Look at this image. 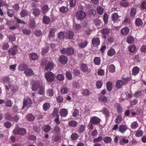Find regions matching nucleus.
Segmentation results:
<instances>
[{"instance_id":"obj_12","label":"nucleus","mask_w":146,"mask_h":146,"mask_svg":"<svg viewBox=\"0 0 146 146\" xmlns=\"http://www.w3.org/2000/svg\"><path fill=\"white\" fill-rule=\"evenodd\" d=\"M39 87V84L38 82H33L32 89L34 91H36Z\"/></svg>"},{"instance_id":"obj_50","label":"nucleus","mask_w":146,"mask_h":146,"mask_svg":"<svg viewBox=\"0 0 146 146\" xmlns=\"http://www.w3.org/2000/svg\"><path fill=\"white\" fill-rule=\"evenodd\" d=\"M129 81V79L128 78H123L121 80V84L122 85L127 84Z\"/></svg>"},{"instance_id":"obj_1","label":"nucleus","mask_w":146,"mask_h":146,"mask_svg":"<svg viewBox=\"0 0 146 146\" xmlns=\"http://www.w3.org/2000/svg\"><path fill=\"white\" fill-rule=\"evenodd\" d=\"M27 133L26 129L23 128L16 127L13 131V133L15 135H23Z\"/></svg>"},{"instance_id":"obj_42","label":"nucleus","mask_w":146,"mask_h":146,"mask_svg":"<svg viewBox=\"0 0 146 146\" xmlns=\"http://www.w3.org/2000/svg\"><path fill=\"white\" fill-rule=\"evenodd\" d=\"M97 11L98 14L100 15L103 14L104 11V9L102 7L99 6L97 7Z\"/></svg>"},{"instance_id":"obj_36","label":"nucleus","mask_w":146,"mask_h":146,"mask_svg":"<svg viewBox=\"0 0 146 146\" xmlns=\"http://www.w3.org/2000/svg\"><path fill=\"white\" fill-rule=\"evenodd\" d=\"M129 142V140L125 138L122 139L119 141V143L121 145H123L125 143H128Z\"/></svg>"},{"instance_id":"obj_26","label":"nucleus","mask_w":146,"mask_h":146,"mask_svg":"<svg viewBox=\"0 0 146 146\" xmlns=\"http://www.w3.org/2000/svg\"><path fill=\"white\" fill-rule=\"evenodd\" d=\"M103 141L105 143H111L112 141V138L110 137L106 136L103 139Z\"/></svg>"},{"instance_id":"obj_63","label":"nucleus","mask_w":146,"mask_h":146,"mask_svg":"<svg viewBox=\"0 0 146 146\" xmlns=\"http://www.w3.org/2000/svg\"><path fill=\"white\" fill-rule=\"evenodd\" d=\"M4 126L7 128H10L12 126V124L10 122H7L4 123Z\"/></svg>"},{"instance_id":"obj_47","label":"nucleus","mask_w":146,"mask_h":146,"mask_svg":"<svg viewBox=\"0 0 146 146\" xmlns=\"http://www.w3.org/2000/svg\"><path fill=\"white\" fill-rule=\"evenodd\" d=\"M44 88L43 86H40L38 91V93L40 95H43L44 93Z\"/></svg>"},{"instance_id":"obj_60","label":"nucleus","mask_w":146,"mask_h":146,"mask_svg":"<svg viewBox=\"0 0 146 146\" xmlns=\"http://www.w3.org/2000/svg\"><path fill=\"white\" fill-rule=\"evenodd\" d=\"M5 118L7 120H10L12 119V117L11 115L9 113H7L5 114Z\"/></svg>"},{"instance_id":"obj_43","label":"nucleus","mask_w":146,"mask_h":146,"mask_svg":"<svg viewBox=\"0 0 146 146\" xmlns=\"http://www.w3.org/2000/svg\"><path fill=\"white\" fill-rule=\"evenodd\" d=\"M79 137L78 134L76 133H72L71 135V139L73 140L77 139Z\"/></svg>"},{"instance_id":"obj_9","label":"nucleus","mask_w":146,"mask_h":146,"mask_svg":"<svg viewBox=\"0 0 146 146\" xmlns=\"http://www.w3.org/2000/svg\"><path fill=\"white\" fill-rule=\"evenodd\" d=\"M24 73L27 76H31L34 74L33 71L32 69L30 68H27L24 72Z\"/></svg>"},{"instance_id":"obj_41","label":"nucleus","mask_w":146,"mask_h":146,"mask_svg":"<svg viewBox=\"0 0 146 146\" xmlns=\"http://www.w3.org/2000/svg\"><path fill=\"white\" fill-rule=\"evenodd\" d=\"M10 78L8 76H5L2 77L1 78L2 81L4 82V83H8L10 80Z\"/></svg>"},{"instance_id":"obj_17","label":"nucleus","mask_w":146,"mask_h":146,"mask_svg":"<svg viewBox=\"0 0 146 146\" xmlns=\"http://www.w3.org/2000/svg\"><path fill=\"white\" fill-rule=\"evenodd\" d=\"M65 52L67 55H71L74 54V50L72 48H68L66 50L64 49V52Z\"/></svg>"},{"instance_id":"obj_33","label":"nucleus","mask_w":146,"mask_h":146,"mask_svg":"<svg viewBox=\"0 0 146 146\" xmlns=\"http://www.w3.org/2000/svg\"><path fill=\"white\" fill-rule=\"evenodd\" d=\"M35 119V116L31 114H29L26 116V119L29 121H32Z\"/></svg>"},{"instance_id":"obj_59","label":"nucleus","mask_w":146,"mask_h":146,"mask_svg":"<svg viewBox=\"0 0 146 146\" xmlns=\"http://www.w3.org/2000/svg\"><path fill=\"white\" fill-rule=\"evenodd\" d=\"M143 132L141 130L137 131L136 132L135 136L138 137L141 136L143 135Z\"/></svg>"},{"instance_id":"obj_28","label":"nucleus","mask_w":146,"mask_h":146,"mask_svg":"<svg viewBox=\"0 0 146 146\" xmlns=\"http://www.w3.org/2000/svg\"><path fill=\"white\" fill-rule=\"evenodd\" d=\"M86 127L83 125H80L78 129V132L80 133H82L85 130Z\"/></svg>"},{"instance_id":"obj_13","label":"nucleus","mask_w":146,"mask_h":146,"mask_svg":"<svg viewBox=\"0 0 146 146\" xmlns=\"http://www.w3.org/2000/svg\"><path fill=\"white\" fill-rule=\"evenodd\" d=\"M135 25L138 27H141L143 24V22L142 19L140 18H137L135 22Z\"/></svg>"},{"instance_id":"obj_31","label":"nucleus","mask_w":146,"mask_h":146,"mask_svg":"<svg viewBox=\"0 0 146 146\" xmlns=\"http://www.w3.org/2000/svg\"><path fill=\"white\" fill-rule=\"evenodd\" d=\"M108 91H111L113 87V85L112 82L110 81H108L106 85Z\"/></svg>"},{"instance_id":"obj_27","label":"nucleus","mask_w":146,"mask_h":146,"mask_svg":"<svg viewBox=\"0 0 146 146\" xmlns=\"http://www.w3.org/2000/svg\"><path fill=\"white\" fill-rule=\"evenodd\" d=\"M129 51L130 52H134L136 50V47L134 44L128 47Z\"/></svg>"},{"instance_id":"obj_62","label":"nucleus","mask_w":146,"mask_h":146,"mask_svg":"<svg viewBox=\"0 0 146 146\" xmlns=\"http://www.w3.org/2000/svg\"><path fill=\"white\" fill-rule=\"evenodd\" d=\"M94 23L96 26H98L100 25L101 21L99 19H96L94 20Z\"/></svg>"},{"instance_id":"obj_32","label":"nucleus","mask_w":146,"mask_h":146,"mask_svg":"<svg viewBox=\"0 0 146 146\" xmlns=\"http://www.w3.org/2000/svg\"><path fill=\"white\" fill-rule=\"evenodd\" d=\"M101 111L106 116H110L109 112L106 108H103Z\"/></svg>"},{"instance_id":"obj_56","label":"nucleus","mask_w":146,"mask_h":146,"mask_svg":"<svg viewBox=\"0 0 146 146\" xmlns=\"http://www.w3.org/2000/svg\"><path fill=\"white\" fill-rule=\"evenodd\" d=\"M90 91L88 89L83 90L82 92V94L84 96H87L89 95Z\"/></svg>"},{"instance_id":"obj_11","label":"nucleus","mask_w":146,"mask_h":146,"mask_svg":"<svg viewBox=\"0 0 146 146\" xmlns=\"http://www.w3.org/2000/svg\"><path fill=\"white\" fill-rule=\"evenodd\" d=\"M54 64L52 62H49L45 66V68L47 71H50L53 68Z\"/></svg>"},{"instance_id":"obj_2","label":"nucleus","mask_w":146,"mask_h":146,"mask_svg":"<svg viewBox=\"0 0 146 146\" xmlns=\"http://www.w3.org/2000/svg\"><path fill=\"white\" fill-rule=\"evenodd\" d=\"M76 16L77 19L82 20L85 18L86 14L84 11L82 10H79L76 12Z\"/></svg>"},{"instance_id":"obj_39","label":"nucleus","mask_w":146,"mask_h":146,"mask_svg":"<svg viewBox=\"0 0 146 146\" xmlns=\"http://www.w3.org/2000/svg\"><path fill=\"white\" fill-rule=\"evenodd\" d=\"M27 67V66L25 64H22L20 65L19 67V69L21 71H24L26 70Z\"/></svg>"},{"instance_id":"obj_52","label":"nucleus","mask_w":146,"mask_h":146,"mask_svg":"<svg viewBox=\"0 0 146 146\" xmlns=\"http://www.w3.org/2000/svg\"><path fill=\"white\" fill-rule=\"evenodd\" d=\"M8 38L11 42H13L16 40L15 36L14 35H9Z\"/></svg>"},{"instance_id":"obj_6","label":"nucleus","mask_w":146,"mask_h":146,"mask_svg":"<svg viewBox=\"0 0 146 146\" xmlns=\"http://www.w3.org/2000/svg\"><path fill=\"white\" fill-rule=\"evenodd\" d=\"M32 103L31 100L29 98H27L26 99H24L23 106L22 107V109H24L25 107L27 106V105H31Z\"/></svg>"},{"instance_id":"obj_51","label":"nucleus","mask_w":146,"mask_h":146,"mask_svg":"<svg viewBox=\"0 0 146 146\" xmlns=\"http://www.w3.org/2000/svg\"><path fill=\"white\" fill-rule=\"evenodd\" d=\"M14 12L12 10L9 9L7 11V14L9 17H12L14 15Z\"/></svg>"},{"instance_id":"obj_8","label":"nucleus","mask_w":146,"mask_h":146,"mask_svg":"<svg viewBox=\"0 0 146 146\" xmlns=\"http://www.w3.org/2000/svg\"><path fill=\"white\" fill-rule=\"evenodd\" d=\"M119 131L122 133H124L128 129L127 126L124 125H120L119 127Z\"/></svg>"},{"instance_id":"obj_24","label":"nucleus","mask_w":146,"mask_h":146,"mask_svg":"<svg viewBox=\"0 0 146 146\" xmlns=\"http://www.w3.org/2000/svg\"><path fill=\"white\" fill-rule=\"evenodd\" d=\"M98 100L105 103H106L108 102V99L105 96H101L99 97Z\"/></svg>"},{"instance_id":"obj_38","label":"nucleus","mask_w":146,"mask_h":146,"mask_svg":"<svg viewBox=\"0 0 146 146\" xmlns=\"http://www.w3.org/2000/svg\"><path fill=\"white\" fill-rule=\"evenodd\" d=\"M49 9L48 6L46 5H44L42 8V11L44 14L46 13Z\"/></svg>"},{"instance_id":"obj_19","label":"nucleus","mask_w":146,"mask_h":146,"mask_svg":"<svg viewBox=\"0 0 146 146\" xmlns=\"http://www.w3.org/2000/svg\"><path fill=\"white\" fill-rule=\"evenodd\" d=\"M78 123L75 120H71L68 122V125L71 127H75L77 126Z\"/></svg>"},{"instance_id":"obj_30","label":"nucleus","mask_w":146,"mask_h":146,"mask_svg":"<svg viewBox=\"0 0 146 146\" xmlns=\"http://www.w3.org/2000/svg\"><path fill=\"white\" fill-rule=\"evenodd\" d=\"M20 15L22 17L27 16L28 15V13L27 10L25 9H22L20 12Z\"/></svg>"},{"instance_id":"obj_14","label":"nucleus","mask_w":146,"mask_h":146,"mask_svg":"<svg viewBox=\"0 0 146 146\" xmlns=\"http://www.w3.org/2000/svg\"><path fill=\"white\" fill-rule=\"evenodd\" d=\"M116 54V52L115 50L112 48L109 49L107 52L108 55L110 56H112Z\"/></svg>"},{"instance_id":"obj_5","label":"nucleus","mask_w":146,"mask_h":146,"mask_svg":"<svg viewBox=\"0 0 146 146\" xmlns=\"http://www.w3.org/2000/svg\"><path fill=\"white\" fill-rule=\"evenodd\" d=\"M81 70L84 72H87L88 74L90 73L91 72L90 69H89L87 65L85 64H82L80 67Z\"/></svg>"},{"instance_id":"obj_54","label":"nucleus","mask_w":146,"mask_h":146,"mask_svg":"<svg viewBox=\"0 0 146 146\" xmlns=\"http://www.w3.org/2000/svg\"><path fill=\"white\" fill-rule=\"evenodd\" d=\"M55 31L54 29H52L49 32V35L48 37L50 38V37H53L54 36L55 32Z\"/></svg>"},{"instance_id":"obj_37","label":"nucleus","mask_w":146,"mask_h":146,"mask_svg":"<svg viewBox=\"0 0 146 146\" xmlns=\"http://www.w3.org/2000/svg\"><path fill=\"white\" fill-rule=\"evenodd\" d=\"M115 106L116 107L118 113L122 112V108L119 104L117 103H116L115 104Z\"/></svg>"},{"instance_id":"obj_15","label":"nucleus","mask_w":146,"mask_h":146,"mask_svg":"<svg viewBox=\"0 0 146 146\" xmlns=\"http://www.w3.org/2000/svg\"><path fill=\"white\" fill-rule=\"evenodd\" d=\"M51 129V127L49 125H44L43 127V131L45 133H48Z\"/></svg>"},{"instance_id":"obj_49","label":"nucleus","mask_w":146,"mask_h":146,"mask_svg":"<svg viewBox=\"0 0 146 146\" xmlns=\"http://www.w3.org/2000/svg\"><path fill=\"white\" fill-rule=\"evenodd\" d=\"M121 80H118L115 84L116 86L117 89H119L121 88L122 85L121 84Z\"/></svg>"},{"instance_id":"obj_35","label":"nucleus","mask_w":146,"mask_h":146,"mask_svg":"<svg viewBox=\"0 0 146 146\" xmlns=\"http://www.w3.org/2000/svg\"><path fill=\"white\" fill-rule=\"evenodd\" d=\"M88 43V41L86 40L84 42H82L80 43L79 45V46L81 48H83L86 47Z\"/></svg>"},{"instance_id":"obj_44","label":"nucleus","mask_w":146,"mask_h":146,"mask_svg":"<svg viewBox=\"0 0 146 146\" xmlns=\"http://www.w3.org/2000/svg\"><path fill=\"white\" fill-rule=\"evenodd\" d=\"M29 25L30 28L32 29L34 28L36 25L35 21L34 20H31Z\"/></svg>"},{"instance_id":"obj_58","label":"nucleus","mask_w":146,"mask_h":146,"mask_svg":"<svg viewBox=\"0 0 146 146\" xmlns=\"http://www.w3.org/2000/svg\"><path fill=\"white\" fill-rule=\"evenodd\" d=\"M103 137L101 136H99L97 138L94 139L93 141L95 143L100 142L103 140Z\"/></svg>"},{"instance_id":"obj_57","label":"nucleus","mask_w":146,"mask_h":146,"mask_svg":"<svg viewBox=\"0 0 146 146\" xmlns=\"http://www.w3.org/2000/svg\"><path fill=\"white\" fill-rule=\"evenodd\" d=\"M13 102L10 100H8L5 102V105L6 106L11 107L12 106Z\"/></svg>"},{"instance_id":"obj_53","label":"nucleus","mask_w":146,"mask_h":146,"mask_svg":"<svg viewBox=\"0 0 146 146\" xmlns=\"http://www.w3.org/2000/svg\"><path fill=\"white\" fill-rule=\"evenodd\" d=\"M122 119L121 116L118 115L115 120V122L116 123H119L121 121Z\"/></svg>"},{"instance_id":"obj_16","label":"nucleus","mask_w":146,"mask_h":146,"mask_svg":"<svg viewBox=\"0 0 146 146\" xmlns=\"http://www.w3.org/2000/svg\"><path fill=\"white\" fill-rule=\"evenodd\" d=\"M110 31V29L107 28H103L101 31L102 33L104 35H107L109 34Z\"/></svg>"},{"instance_id":"obj_34","label":"nucleus","mask_w":146,"mask_h":146,"mask_svg":"<svg viewBox=\"0 0 146 146\" xmlns=\"http://www.w3.org/2000/svg\"><path fill=\"white\" fill-rule=\"evenodd\" d=\"M126 41L128 43L131 44L134 42V39L133 36H128Z\"/></svg>"},{"instance_id":"obj_40","label":"nucleus","mask_w":146,"mask_h":146,"mask_svg":"<svg viewBox=\"0 0 146 146\" xmlns=\"http://www.w3.org/2000/svg\"><path fill=\"white\" fill-rule=\"evenodd\" d=\"M40 13V10L39 9L36 8L33 9V13L35 16L38 15Z\"/></svg>"},{"instance_id":"obj_3","label":"nucleus","mask_w":146,"mask_h":146,"mask_svg":"<svg viewBox=\"0 0 146 146\" xmlns=\"http://www.w3.org/2000/svg\"><path fill=\"white\" fill-rule=\"evenodd\" d=\"M45 77L47 81L51 82L54 80L55 78L54 74L51 72L46 73L45 75Z\"/></svg>"},{"instance_id":"obj_46","label":"nucleus","mask_w":146,"mask_h":146,"mask_svg":"<svg viewBox=\"0 0 146 146\" xmlns=\"http://www.w3.org/2000/svg\"><path fill=\"white\" fill-rule=\"evenodd\" d=\"M138 126V124L136 121L133 122L131 125V127L132 129H135Z\"/></svg>"},{"instance_id":"obj_10","label":"nucleus","mask_w":146,"mask_h":146,"mask_svg":"<svg viewBox=\"0 0 146 146\" xmlns=\"http://www.w3.org/2000/svg\"><path fill=\"white\" fill-rule=\"evenodd\" d=\"M129 31V29L127 27H124L123 28L121 31V34L123 35H127Z\"/></svg>"},{"instance_id":"obj_23","label":"nucleus","mask_w":146,"mask_h":146,"mask_svg":"<svg viewBox=\"0 0 146 146\" xmlns=\"http://www.w3.org/2000/svg\"><path fill=\"white\" fill-rule=\"evenodd\" d=\"M74 36L73 32L72 31L68 32L66 34V36L67 38L71 39Z\"/></svg>"},{"instance_id":"obj_4","label":"nucleus","mask_w":146,"mask_h":146,"mask_svg":"<svg viewBox=\"0 0 146 146\" xmlns=\"http://www.w3.org/2000/svg\"><path fill=\"white\" fill-rule=\"evenodd\" d=\"M101 121V119L96 116L92 117L90 120V122L94 125L98 124L100 123Z\"/></svg>"},{"instance_id":"obj_64","label":"nucleus","mask_w":146,"mask_h":146,"mask_svg":"<svg viewBox=\"0 0 146 146\" xmlns=\"http://www.w3.org/2000/svg\"><path fill=\"white\" fill-rule=\"evenodd\" d=\"M47 94L49 96H52L54 94L53 90L52 89H48L47 91Z\"/></svg>"},{"instance_id":"obj_25","label":"nucleus","mask_w":146,"mask_h":146,"mask_svg":"<svg viewBox=\"0 0 146 146\" xmlns=\"http://www.w3.org/2000/svg\"><path fill=\"white\" fill-rule=\"evenodd\" d=\"M43 22L46 24H48L50 22V19L46 16H44L42 19Z\"/></svg>"},{"instance_id":"obj_48","label":"nucleus","mask_w":146,"mask_h":146,"mask_svg":"<svg viewBox=\"0 0 146 146\" xmlns=\"http://www.w3.org/2000/svg\"><path fill=\"white\" fill-rule=\"evenodd\" d=\"M49 47L46 46L42 49V55H44L48 52L49 50Z\"/></svg>"},{"instance_id":"obj_61","label":"nucleus","mask_w":146,"mask_h":146,"mask_svg":"<svg viewBox=\"0 0 146 146\" xmlns=\"http://www.w3.org/2000/svg\"><path fill=\"white\" fill-rule=\"evenodd\" d=\"M136 9L135 8L132 9L130 11V15L132 17H134L136 13Z\"/></svg>"},{"instance_id":"obj_29","label":"nucleus","mask_w":146,"mask_h":146,"mask_svg":"<svg viewBox=\"0 0 146 146\" xmlns=\"http://www.w3.org/2000/svg\"><path fill=\"white\" fill-rule=\"evenodd\" d=\"M94 62L96 65H99L100 64L101 60L100 58L98 57H96L94 60Z\"/></svg>"},{"instance_id":"obj_45","label":"nucleus","mask_w":146,"mask_h":146,"mask_svg":"<svg viewBox=\"0 0 146 146\" xmlns=\"http://www.w3.org/2000/svg\"><path fill=\"white\" fill-rule=\"evenodd\" d=\"M109 70L110 72H115V67L113 64H111L109 66Z\"/></svg>"},{"instance_id":"obj_18","label":"nucleus","mask_w":146,"mask_h":146,"mask_svg":"<svg viewBox=\"0 0 146 146\" xmlns=\"http://www.w3.org/2000/svg\"><path fill=\"white\" fill-rule=\"evenodd\" d=\"M140 70V68L138 67H134L132 70V74L134 76H136L139 73Z\"/></svg>"},{"instance_id":"obj_7","label":"nucleus","mask_w":146,"mask_h":146,"mask_svg":"<svg viewBox=\"0 0 146 146\" xmlns=\"http://www.w3.org/2000/svg\"><path fill=\"white\" fill-rule=\"evenodd\" d=\"M100 39L98 38H94L92 40V44L94 47H97L100 44Z\"/></svg>"},{"instance_id":"obj_20","label":"nucleus","mask_w":146,"mask_h":146,"mask_svg":"<svg viewBox=\"0 0 146 146\" xmlns=\"http://www.w3.org/2000/svg\"><path fill=\"white\" fill-rule=\"evenodd\" d=\"M50 107V104L48 102H46L44 103L42 106L43 110L45 111H47L49 109Z\"/></svg>"},{"instance_id":"obj_21","label":"nucleus","mask_w":146,"mask_h":146,"mask_svg":"<svg viewBox=\"0 0 146 146\" xmlns=\"http://www.w3.org/2000/svg\"><path fill=\"white\" fill-rule=\"evenodd\" d=\"M29 57L30 59L33 60H37L38 58L37 54L35 53H32L30 54Z\"/></svg>"},{"instance_id":"obj_22","label":"nucleus","mask_w":146,"mask_h":146,"mask_svg":"<svg viewBox=\"0 0 146 146\" xmlns=\"http://www.w3.org/2000/svg\"><path fill=\"white\" fill-rule=\"evenodd\" d=\"M17 49L12 48L8 50V52L9 54H11L13 56L15 55L18 52Z\"/></svg>"},{"instance_id":"obj_55","label":"nucleus","mask_w":146,"mask_h":146,"mask_svg":"<svg viewBox=\"0 0 146 146\" xmlns=\"http://www.w3.org/2000/svg\"><path fill=\"white\" fill-rule=\"evenodd\" d=\"M119 17V16L116 13H114L112 15V19L113 21L116 20Z\"/></svg>"}]
</instances>
